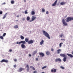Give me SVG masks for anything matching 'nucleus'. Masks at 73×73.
<instances>
[{"label":"nucleus","instance_id":"1","mask_svg":"<svg viewBox=\"0 0 73 73\" xmlns=\"http://www.w3.org/2000/svg\"><path fill=\"white\" fill-rule=\"evenodd\" d=\"M42 32L43 33L44 35L46 36L47 37L48 39H50V38L49 35L48 34V33L46 32V31H43Z\"/></svg>","mask_w":73,"mask_h":73},{"label":"nucleus","instance_id":"2","mask_svg":"<svg viewBox=\"0 0 73 73\" xmlns=\"http://www.w3.org/2000/svg\"><path fill=\"white\" fill-rule=\"evenodd\" d=\"M71 20H73V17H69L67 18L66 21L67 22H69Z\"/></svg>","mask_w":73,"mask_h":73},{"label":"nucleus","instance_id":"3","mask_svg":"<svg viewBox=\"0 0 73 73\" xmlns=\"http://www.w3.org/2000/svg\"><path fill=\"white\" fill-rule=\"evenodd\" d=\"M26 43V42L25 41H21L19 42H17L16 44H24Z\"/></svg>","mask_w":73,"mask_h":73},{"label":"nucleus","instance_id":"4","mask_svg":"<svg viewBox=\"0 0 73 73\" xmlns=\"http://www.w3.org/2000/svg\"><path fill=\"white\" fill-rule=\"evenodd\" d=\"M25 70V69H24V68H19L18 71V72H21L23 71V70Z\"/></svg>","mask_w":73,"mask_h":73},{"label":"nucleus","instance_id":"5","mask_svg":"<svg viewBox=\"0 0 73 73\" xmlns=\"http://www.w3.org/2000/svg\"><path fill=\"white\" fill-rule=\"evenodd\" d=\"M56 71H57V69L53 68L51 69V72L52 73H55L56 72Z\"/></svg>","mask_w":73,"mask_h":73},{"label":"nucleus","instance_id":"6","mask_svg":"<svg viewBox=\"0 0 73 73\" xmlns=\"http://www.w3.org/2000/svg\"><path fill=\"white\" fill-rule=\"evenodd\" d=\"M62 21L63 24H64V25H66H66H67L68 24H67V23H66V22L65 21V20H64V19H63L62 20Z\"/></svg>","mask_w":73,"mask_h":73},{"label":"nucleus","instance_id":"7","mask_svg":"<svg viewBox=\"0 0 73 73\" xmlns=\"http://www.w3.org/2000/svg\"><path fill=\"white\" fill-rule=\"evenodd\" d=\"M60 56L61 57H66V55L64 54H60Z\"/></svg>","mask_w":73,"mask_h":73},{"label":"nucleus","instance_id":"8","mask_svg":"<svg viewBox=\"0 0 73 73\" xmlns=\"http://www.w3.org/2000/svg\"><path fill=\"white\" fill-rule=\"evenodd\" d=\"M55 62H57V61H59V62H61V60L60 58H57L55 60Z\"/></svg>","mask_w":73,"mask_h":73},{"label":"nucleus","instance_id":"9","mask_svg":"<svg viewBox=\"0 0 73 73\" xmlns=\"http://www.w3.org/2000/svg\"><path fill=\"white\" fill-rule=\"evenodd\" d=\"M8 62V60H6L5 59H3L1 61H0L1 62Z\"/></svg>","mask_w":73,"mask_h":73},{"label":"nucleus","instance_id":"10","mask_svg":"<svg viewBox=\"0 0 73 73\" xmlns=\"http://www.w3.org/2000/svg\"><path fill=\"white\" fill-rule=\"evenodd\" d=\"M40 57H44L45 56L44 54L42 52H41L39 53Z\"/></svg>","mask_w":73,"mask_h":73},{"label":"nucleus","instance_id":"11","mask_svg":"<svg viewBox=\"0 0 73 73\" xmlns=\"http://www.w3.org/2000/svg\"><path fill=\"white\" fill-rule=\"evenodd\" d=\"M33 40H30L28 42L29 44H33Z\"/></svg>","mask_w":73,"mask_h":73},{"label":"nucleus","instance_id":"12","mask_svg":"<svg viewBox=\"0 0 73 73\" xmlns=\"http://www.w3.org/2000/svg\"><path fill=\"white\" fill-rule=\"evenodd\" d=\"M57 53L58 54H60V52H61V49H58L57 50Z\"/></svg>","mask_w":73,"mask_h":73},{"label":"nucleus","instance_id":"13","mask_svg":"<svg viewBox=\"0 0 73 73\" xmlns=\"http://www.w3.org/2000/svg\"><path fill=\"white\" fill-rule=\"evenodd\" d=\"M26 68H27V72H29V65H27Z\"/></svg>","mask_w":73,"mask_h":73},{"label":"nucleus","instance_id":"14","mask_svg":"<svg viewBox=\"0 0 73 73\" xmlns=\"http://www.w3.org/2000/svg\"><path fill=\"white\" fill-rule=\"evenodd\" d=\"M67 56H68L69 57H71V58H72V57H73V55H72L71 54H67Z\"/></svg>","mask_w":73,"mask_h":73},{"label":"nucleus","instance_id":"15","mask_svg":"<svg viewBox=\"0 0 73 73\" xmlns=\"http://www.w3.org/2000/svg\"><path fill=\"white\" fill-rule=\"evenodd\" d=\"M57 2V0H56L54 2V3H53V4L52 5V6H55Z\"/></svg>","mask_w":73,"mask_h":73},{"label":"nucleus","instance_id":"16","mask_svg":"<svg viewBox=\"0 0 73 73\" xmlns=\"http://www.w3.org/2000/svg\"><path fill=\"white\" fill-rule=\"evenodd\" d=\"M36 19V17H35V16H32V18L31 19V20L32 21H34V20H35V19Z\"/></svg>","mask_w":73,"mask_h":73},{"label":"nucleus","instance_id":"17","mask_svg":"<svg viewBox=\"0 0 73 73\" xmlns=\"http://www.w3.org/2000/svg\"><path fill=\"white\" fill-rule=\"evenodd\" d=\"M21 47L22 48H25V45L24 44H22L21 45Z\"/></svg>","mask_w":73,"mask_h":73},{"label":"nucleus","instance_id":"18","mask_svg":"<svg viewBox=\"0 0 73 73\" xmlns=\"http://www.w3.org/2000/svg\"><path fill=\"white\" fill-rule=\"evenodd\" d=\"M7 14H8V13H6L5 14L4 16H3V19H5L6 17H7Z\"/></svg>","mask_w":73,"mask_h":73},{"label":"nucleus","instance_id":"19","mask_svg":"<svg viewBox=\"0 0 73 73\" xmlns=\"http://www.w3.org/2000/svg\"><path fill=\"white\" fill-rule=\"evenodd\" d=\"M60 5H65V3L64 2H62L60 3Z\"/></svg>","mask_w":73,"mask_h":73},{"label":"nucleus","instance_id":"20","mask_svg":"<svg viewBox=\"0 0 73 73\" xmlns=\"http://www.w3.org/2000/svg\"><path fill=\"white\" fill-rule=\"evenodd\" d=\"M46 54L47 55H49L50 54V52L49 51H47L46 52Z\"/></svg>","mask_w":73,"mask_h":73},{"label":"nucleus","instance_id":"21","mask_svg":"<svg viewBox=\"0 0 73 73\" xmlns=\"http://www.w3.org/2000/svg\"><path fill=\"white\" fill-rule=\"evenodd\" d=\"M25 40L26 42H28L29 41V39L28 38H25Z\"/></svg>","mask_w":73,"mask_h":73},{"label":"nucleus","instance_id":"22","mask_svg":"<svg viewBox=\"0 0 73 73\" xmlns=\"http://www.w3.org/2000/svg\"><path fill=\"white\" fill-rule=\"evenodd\" d=\"M43 43H44V40H42L40 43V45H42V44H43Z\"/></svg>","mask_w":73,"mask_h":73},{"label":"nucleus","instance_id":"23","mask_svg":"<svg viewBox=\"0 0 73 73\" xmlns=\"http://www.w3.org/2000/svg\"><path fill=\"white\" fill-rule=\"evenodd\" d=\"M66 61V58L64 57L63 58V61H64V62H65Z\"/></svg>","mask_w":73,"mask_h":73},{"label":"nucleus","instance_id":"24","mask_svg":"<svg viewBox=\"0 0 73 73\" xmlns=\"http://www.w3.org/2000/svg\"><path fill=\"white\" fill-rule=\"evenodd\" d=\"M14 28H19V26L17 25H16L14 27Z\"/></svg>","mask_w":73,"mask_h":73},{"label":"nucleus","instance_id":"25","mask_svg":"<svg viewBox=\"0 0 73 73\" xmlns=\"http://www.w3.org/2000/svg\"><path fill=\"white\" fill-rule=\"evenodd\" d=\"M35 12L34 11H32L31 12V14L32 15H35Z\"/></svg>","mask_w":73,"mask_h":73},{"label":"nucleus","instance_id":"26","mask_svg":"<svg viewBox=\"0 0 73 73\" xmlns=\"http://www.w3.org/2000/svg\"><path fill=\"white\" fill-rule=\"evenodd\" d=\"M21 38L22 40H24V37L22 35H21Z\"/></svg>","mask_w":73,"mask_h":73},{"label":"nucleus","instance_id":"27","mask_svg":"<svg viewBox=\"0 0 73 73\" xmlns=\"http://www.w3.org/2000/svg\"><path fill=\"white\" fill-rule=\"evenodd\" d=\"M62 44H63V43L61 42L59 44V47H61L62 46Z\"/></svg>","mask_w":73,"mask_h":73},{"label":"nucleus","instance_id":"28","mask_svg":"<svg viewBox=\"0 0 73 73\" xmlns=\"http://www.w3.org/2000/svg\"><path fill=\"white\" fill-rule=\"evenodd\" d=\"M46 66H44L42 68V69H45V68H46Z\"/></svg>","mask_w":73,"mask_h":73},{"label":"nucleus","instance_id":"29","mask_svg":"<svg viewBox=\"0 0 73 73\" xmlns=\"http://www.w3.org/2000/svg\"><path fill=\"white\" fill-rule=\"evenodd\" d=\"M27 20H30V17H27Z\"/></svg>","mask_w":73,"mask_h":73},{"label":"nucleus","instance_id":"30","mask_svg":"<svg viewBox=\"0 0 73 73\" xmlns=\"http://www.w3.org/2000/svg\"><path fill=\"white\" fill-rule=\"evenodd\" d=\"M11 4H14L15 3V1H11Z\"/></svg>","mask_w":73,"mask_h":73},{"label":"nucleus","instance_id":"31","mask_svg":"<svg viewBox=\"0 0 73 73\" xmlns=\"http://www.w3.org/2000/svg\"><path fill=\"white\" fill-rule=\"evenodd\" d=\"M6 35V33H4L3 34V37H4L5 36V35Z\"/></svg>","mask_w":73,"mask_h":73},{"label":"nucleus","instance_id":"32","mask_svg":"<svg viewBox=\"0 0 73 73\" xmlns=\"http://www.w3.org/2000/svg\"><path fill=\"white\" fill-rule=\"evenodd\" d=\"M0 38H1L2 40H3V39H4V38H3V36H1L0 37Z\"/></svg>","mask_w":73,"mask_h":73},{"label":"nucleus","instance_id":"33","mask_svg":"<svg viewBox=\"0 0 73 73\" xmlns=\"http://www.w3.org/2000/svg\"><path fill=\"white\" fill-rule=\"evenodd\" d=\"M45 11V9H42V12H44Z\"/></svg>","mask_w":73,"mask_h":73},{"label":"nucleus","instance_id":"34","mask_svg":"<svg viewBox=\"0 0 73 73\" xmlns=\"http://www.w3.org/2000/svg\"><path fill=\"white\" fill-rule=\"evenodd\" d=\"M60 68H61V69H65V68H64V67L62 66H61L60 67Z\"/></svg>","mask_w":73,"mask_h":73},{"label":"nucleus","instance_id":"35","mask_svg":"<svg viewBox=\"0 0 73 73\" xmlns=\"http://www.w3.org/2000/svg\"><path fill=\"white\" fill-rule=\"evenodd\" d=\"M37 53V51H35L34 52H33V54H36V53Z\"/></svg>","mask_w":73,"mask_h":73},{"label":"nucleus","instance_id":"36","mask_svg":"<svg viewBox=\"0 0 73 73\" xmlns=\"http://www.w3.org/2000/svg\"><path fill=\"white\" fill-rule=\"evenodd\" d=\"M27 10H26L25 11V14H27L28 12H27Z\"/></svg>","mask_w":73,"mask_h":73},{"label":"nucleus","instance_id":"37","mask_svg":"<svg viewBox=\"0 0 73 73\" xmlns=\"http://www.w3.org/2000/svg\"><path fill=\"white\" fill-rule=\"evenodd\" d=\"M13 66L14 68H16V66H16V65L15 64Z\"/></svg>","mask_w":73,"mask_h":73},{"label":"nucleus","instance_id":"38","mask_svg":"<svg viewBox=\"0 0 73 73\" xmlns=\"http://www.w3.org/2000/svg\"><path fill=\"white\" fill-rule=\"evenodd\" d=\"M3 14V12L2 11H0V14L2 15Z\"/></svg>","mask_w":73,"mask_h":73},{"label":"nucleus","instance_id":"39","mask_svg":"<svg viewBox=\"0 0 73 73\" xmlns=\"http://www.w3.org/2000/svg\"><path fill=\"white\" fill-rule=\"evenodd\" d=\"M63 36V34H62L61 35H60V37H62Z\"/></svg>","mask_w":73,"mask_h":73},{"label":"nucleus","instance_id":"40","mask_svg":"<svg viewBox=\"0 0 73 73\" xmlns=\"http://www.w3.org/2000/svg\"><path fill=\"white\" fill-rule=\"evenodd\" d=\"M33 67L32 66H30V68H33Z\"/></svg>","mask_w":73,"mask_h":73},{"label":"nucleus","instance_id":"41","mask_svg":"<svg viewBox=\"0 0 73 73\" xmlns=\"http://www.w3.org/2000/svg\"><path fill=\"white\" fill-rule=\"evenodd\" d=\"M61 40H62L63 41H65V39H61Z\"/></svg>","mask_w":73,"mask_h":73},{"label":"nucleus","instance_id":"42","mask_svg":"<svg viewBox=\"0 0 73 73\" xmlns=\"http://www.w3.org/2000/svg\"><path fill=\"white\" fill-rule=\"evenodd\" d=\"M32 69H33V70H35V68H34V67H33Z\"/></svg>","mask_w":73,"mask_h":73},{"label":"nucleus","instance_id":"43","mask_svg":"<svg viewBox=\"0 0 73 73\" xmlns=\"http://www.w3.org/2000/svg\"><path fill=\"white\" fill-rule=\"evenodd\" d=\"M37 72V71H35L33 72V73H36Z\"/></svg>","mask_w":73,"mask_h":73},{"label":"nucleus","instance_id":"44","mask_svg":"<svg viewBox=\"0 0 73 73\" xmlns=\"http://www.w3.org/2000/svg\"><path fill=\"white\" fill-rule=\"evenodd\" d=\"M51 50V51H53V50H54V49H53V48H52Z\"/></svg>","mask_w":73,"mask_h":73},{"label":"nucleus","instance_id":"45","mask_svg":"<svg viewBox=\"0 0 73 73\" xmlns=\"http://www.w3.org/2000/svg\"><path fill=\"white\" fill-rule=\"evenodd\" d=\"M9 52H11L12 51V50L11 49H10V50H9Z\"/></svg>","mask_w":73,"mask_h":73},{"label":"nucleus","instance_id":"46","mask_svg":"<svg viewBox=\"0 0 73 73\" xmlns=\"http://www.w3.org/2000/svg\"><path fill=\"white\" fill-rule=\"evenodd\" d=\"M49 13V12H48V11H47L46 12V14H48Z\"/></svg>","mask_w":73,"mask_h":73},{"label":"nucleus","instance_id":"47","mask_svg":"<svg viewBox=\"0 0 73 73\" xmlns=\"http://www.w3.org/2000/svg\"><path fill=\"white\" fill-rule=\"evenodd\" d=\"M36 61H38V58H36Z\"/></svg>","mask_w":73,"mask_h":73},{"label":"nucleus","instance_id":"48","mask_svg":"<svg viewBox=\"0 0 73 73\" xmlns=\"http://www.w3.org/2000/svg\"><path fill=\"white\" fill-rule=\"evenodd\" d=\"M14 61H15V62L17 61V60L16 59H14Z\"/></svg>","mask_w":73,"mask_h":73},{"label":"nucleus","instance_id":"49","mask_svg":"<svg viewBox=\"0 0 73 73\" xmlns=\"http://www.w3.org/2000/svg\"><path fill=\"white\" fill-rule=\"evenodd\" d=\"M22 20L23 21H24V20H25V18H23V19H22Z\"/></svg>","mask_w":73,"mask_h":73},{"label":"nucleus","instance_id":"50","mask_svg":"<svg viewBox=\"0 0 73 73\" xmlns=\"http://www.w3.org/2000/svg\"><path fill=\"white\" fill-rule=\"evenodd\" d=\"M3 5H5V3L4 2L3 3H2Z\"/></svg>","mask_w":73,"mask_h":73},{"label":"nucleus","instance_id":"51","mask_svg":"<svg viewBox=\"0 0 73 73\" xmlns=\"http://www.w3.org/2000/svg\"><path fill=\"white\" fill-rule=\"evenodd\" d=\"M29 57H31V54H29Z\"/></svg>","mask_w":73,"mask_h":73},{"label":"nucleus","instance_id":"52","mask_svg":"<svg viewBox=\"0 0 73 73\" xmlns=\"http://www.w3.org/2000/svg\"><path fill=\"white\" fill-rule=\"evenodd\" d=\"M17 17H19V15H17Z\"/></svg>","mask_w":73,"mask_h":73},{"label":"nucleus","instance_id":"53","mask_svg":"<svg viewBox=\"0 0 73 73\" xmlns=\"http://www.w3.org/2000/svg\"><path fill=\"white\" fill-rule=\"evenodd\" d=\"M33 21L32 20L31 21H29L30 22H31V21Z\"/></svg>","mask_w":73,"mask_h":73},{"label":"nucleus","instance_id":"54","mask_svg":"<svg viewBox=\"0 0 73 73\" xmlns=\"http://www.w3.org/2000/svg\"><path fill=\"white\" fill-rule=\"evenodd\" d=\"M24 2H26V0H24Z\"/></svg>","mask_w":73,"mask_h":73},{"label":"nucleus","instance_id":"55","mask_svg":"<svg viewBox=\"0 0 73 73\" xmlns=\"http://www.w3.org/2000/svg\"><path fill=\"white\" fill-rule=\"evenodd\" d=\"M15 21H16V22L18 21V20H16Z\"/></svg>","mask_w":73,"mask_h":73},{"label":"nucleus","instance_id":"56","mask_svg":"<svg viewBox=\"0 0 73 73\" xmlns=\"http://www.w3.org/2000/svg\"><path fill=\"white\" fill-rule=\"evenodd\" d=\"M72 54L73 55V51H72Z\"/></svg>","mask_w":73,"mask_h":73},{"label":"nucleus","instance_id":"57","mask_svg":"<svg viewBox=\"0 0 73 73\" xmlns=\"http://www.w3.org/2000/svg\"><path fill=\"white\" fill-rule=\"evenodd\" d=\"M42 73H45V72H42Z\"/></svg>","mask_w":73,"mask_h":73}]
</instances>
